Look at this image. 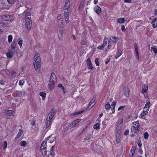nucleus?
Segmentation results:
<instances>
[{"instance_id":"obj_40","label":"nucleus","mask_w":157,"mask_h":157,"mask_svg":"<svg viewBox=\"0 0 157 157\" xmlns=\"http://www.w3.org/2000/svg\"><path fill=\"white\" fill-rule=\"evenodd\" d=\"M91 137V134H89L87 135L85 138V140H88L90 139Z\"/></svg>"},{"instance_id":"obj_6","label":"nucleus","mask_w":157,"mask_h":157,"mask_svg":"<svg viewBox=\"0 0 157 157\" xmlns=\"http://www.w3.org/2000/svg\"><path fill=\"white\" fill-rule=\"evenodd\" d=\"M131 131L132 133H136L139 132L138 128L140 126L139 123L138 121H135L132 123Z\"/></svg>"},{"instance_id":"obj_64","label":"nucleus","mask_w":157,"mask_h":157,"mask_svg":"<svg viewBox=\"0 0 157 157\" xmlns=\"http://www.w3.org/2000/svg\"><path fill=\"white\" fill-rule=\"evenodd\" d=\"M103 115V114H102V113L100 114L99 116V118L100 119Z\"/></svg>"},{"instance_id":"obj_47","label":"nucleus","mask_w":157,"mask_h":157,"mask_svg":"<svg viewBox=\"0 0 157 157\" xmlns=\"http://www.w3.org/2000/svg\"><path fill=\"white\" fill-rule=\"evenodd\" d=\"M95 63L96 65L97 66H98L99 65V63L98 61V58H96L95 59Z\"/></svg>"},{"instance_id":"obj_56","label":"nucleus","mask_w":157,"mask_h":157,"mask_svg":"<svg viewBox=\"0 0 157 157\" xmlns=\"http://www.w3.org/2000/svg\"><path fill=\"white\" fill-rule=\"evenodd\" d=\"M58 87L59 88H61V89L63 87V85L61 84H59L58 85Z\"/></svg>"},{"instance_id":"obj_3","label":"nucleus","mask_w":157,"mask_h":157,"mask_svg":"<svg viewBox=\"0 0 157 157\" xmlns=\"http://www.w3.org/2000/svg\"><path fill=\"white\" fill-rule=\"evenodd\" d=\"M123 123V120L121 119L119 121L117 122V131L116 134V141L117 144H118L120 141L121 139L120 135V129L122 127Z\"/></svg>"},{"instance_id":"obj_25","label":"nucleus","mask_w":157,"mask_h":157,"mask_svg":"<svg viewBox=\"0 0 157 157\" xmlns=\"http://www.w3.org/2000/svg\"><path fill=\"white\" fill-rule=\"evenodd\" d=\"M18 44L20 46V48H22V45L23 43V40L21 38H18L17 40Z\"/></svg>"},{"instance_id":"obj_4","label":"nucleus","mask_w":157,"mask_h":157,"mask_svg":"<svg viewBox=\"0 0 157 157\" xmlns=\"http://www.w3.org/2000/svg\"><path fill=\"white\" fill-rule=\"evenodd\" d=\"M54 116V113L51 112L47 116L45 121L46 127V128H50L52 123V118Z\"/></svg>"},{"instance_id":"obj_46","label":"nucleus","mask_w":157,"mask_h":157,"mask_svg":"<svg viewBox=\"0 0 157 157\" xmlns=\"http://www.w3.org/2000/svg\"><path fill=\"white\" fill-rule=\"evenodd\" d=\"M113 43L111 42V40H109L108 44V47L109 49L112 46Z\"/></svg>"},{"instance_id":"obj_38","label":"nucleus","mask_w":157,"mask_h":157,"mask_svg":"<svg viewBox=\"0 0 157 157\" xmlns=\"http://www.w3.org/2000/svg\"><path fill=\"white\" fill-rule=\"evenodd\" d=\"M81 121V119H78L72 122L75 125L76 124L79 123Z\"/></svg>"},{"instance_id":"obj_51","label":"nucleus","mask_w":157,"mask_h":157,"mask_svg":"<svg viewBox=\"0 0 157 157\" xmlns=\"http://www.w3.org/2000/svg\"><path fill=\"white\" fill-rule=\"evenodd\" d=\"M129 132V130L127 129L124 132V135L125 136L127 135L128 134Z\"/></svg>"},{"instance_id":"obj_41","label":"nucleus","mask_w":157,"mask_h":157,"mask_svg":"<svg viewBox=\"0 0 157 157\" xmlns=\"http://www.w3.org/2000/svg\"><path fill=\"white\" fill-rule=\"evenodd\" d=\"M25 81L23 80H20L18 84L19 86H22L24 83Z\"/></svg>"},{"instance_id":"obj_59","label":"nucleus","mask_w":157,"mask_h":157,"mask_svg":"<svg viewBox=\"0 0 157 157\" xmlns=\"http://www.w3.org/2000/svg\"><path fill=\"white\" fill-rule=\"evenodd\" d=\"M125 29V27L124 25H122L121 26V30L122 31H124Z\"/></svg>"},{"instance_id":"obj_31","label":"nucleus","mask_w":157,"mask_h":157,"mask_svg":"<svg viewBox=\"0 0 157 157\" xmlns=\"http://www.w3.org/2000/svg\"><path fill=\"white\" fill-rule=\"evenodd\" d=\"M46 95V94L44 92H40L39 94V95L42 97V99L43 100H45Z\"/></svg>"},{"instance_id":"obj_19","label":"nucleus","mask_w":157,"mask_h":157,"mask_svg":"<svg viewBox=\"0 0 157 157\" xmlns=\"http://www.w3.org/2000/svg\"><path fill=\"white\" fill-rule=\"evenodd\" d=\"M69 12V11H64L65 19L67 23L68 22Z\"/></svg>"},{"instance_id":"obj_24","label":"nucleus","mask_w":157,"mask_h":157,"mask_svg":"<svg viewBox=\"0 0 157 157\" xmlns=\"http://www.w3.org/2000/svg\"><path fill=\"white\" fill-rule=\"evenodd\" d=\"M151 105V103L150 102H147L145 105L144 108V109L147 110L148 111Z\"/></svg>"},{"instance_id":"obj_36","label":"nucleus","mask_w":157,"mask_h":157,"mask_svg":"<svg viewBox=\"0 0 157 157\" xmlns=\"http://www.w3.org/2000/svg\"><path fill=\"white\" fill-rule=\"evenodd\" d=\"M7 113L9 116H11L13 115L14 112L12 110H9L7 111Z\"/></svg>"},{"instance_id":"obj_63","label":"nucleus","mask_w":157,"mask_h":157,"mask_svg":"<svg viewBox=\"0 0 157 157\" xmlns=\"http://www.w3.org/2000/svg\"><path fill=\"white\" fill-rule=\"evenodd\" d=\"M35 123V121H33L31 122V124L32 125H34Z\"/></svg>"},{"instance_id":"obj_15","label":"nucleus","mask_w":157,"mask_h":157,"mask_svg":"<svg viewBox=\"0 0 157 157\" xmlns=\"http://www.w3.org/2000/svg\"><path fill=\"white\" fill-rule=\"evenodd\" d=\"M70 0H66L64 9V11H69Z\"/></svg>"},{"instance_id":"obj_2","label":"nucleus","mask_w":157,"mask_h":157,"mask_svg":"<svg viewBox=\"0 0 157 157\" xmlns=\"http://www.w3.org/2000/svg\"><path fill=\"white\" fill-rule=\"evenodd\" d=\"M40 58L39 54H36L34 57L33 65L35 70L39 71L40 68Z\"/></svg>"},{"instance_id":"obj_49","label":"nucleus","mask_w":157,"mask_h":157,"mask_svg":"<svg viewBox=\"0 0 157 157\" xmlns=\"http://www.w3.org/2000/svg\"><path fill=\"white\" fill-rule=\"evenodd\" d=\"M82 45L83 46L84 45H86L87 44V42L86 40H82L81 42Z\"/></svg>"},{"instance_id":"obj_10","label":"nucleus","mask_w":157,"mask_h":157,"mask_svg":"<svg viewBox=\"0 0 157 157\" xmlns=\"http://www.w3.org/2000/svg\"><path fill=\"white\" fill-rule=\"evenodd\" d=\"M54 146H52L50 149V151L48 153L46 154V157H53L55 155L54 152Z\"/></svg>"},{"instance_id":"obj_5","label":"nucleus","mask_w":157,"mask_h":157,"mask_svg":"<svg viewBox=\"0 0 157 157\" xmlns=\"http://www.w3.org/2000/svg\"><path fill=\"white\" fill-rule=\"evenodd\" d=\"M47 144L46 141H44L41 143L40 147V150L44 157H46V154L48 152L47 151Z\"/></svg>"},{"instance_id":"obj_42","label":"nucleus","mask_w":157,"mask_h":157,"mask_svg":"<svg viewBox=\"0 0 157 157\" xmlns=\"http://www.w3.org/2000/svg\"><path fill=\"white\" fill-rule=\"evenodd\" d=\"M84 6V4L83 2H81L80 3L79 5V9H80L82 8Z\"/></svg>"},{"instance_id":"obj_17","label":"nucleus","mask_w":157,"mask_h":157,"mask_svg":"<svg viewBox=\"0 0 157 157\" xmlns=\"http://www.w3.org/2000/svg\"><path fill=\"white\" fill-rule=\"evenodd\" d=\"M98 120L99 121V122L95 124L93 127V128L94 129H96L97 131H99L100 129V121L101 120L98 119Z\"/></svg>"},{"instance_id":"obj_27","label":"nucleus","mask_w":157,"mask_h":157,"mask_svg":"<svg viewBox=\"0 0 157 157\" xmlns=\"http://www.w3.org/2000/svg\"><path fill=\"white\" fill-rule=\"evenodd\" d=\"M6 56L9 58H11L13 56V53L10 49L8 50L6 54Z\"/></svg>"},{"instance_id":"obj_34","label":"nucleus","mask_w":157,"mask_h":157,"mask_svg":"<svg viewBox=\"0 0 157 157\" xmlns=\"http://www.w3.org/2000/svg\"><path fill=\"white\" fill-rule=\"evenodd\" d=\"M151 51L152 52H153L157 54V47L154 46L151 47Z\"/></svg>"},{"instance_id":"obj_8","label":"nucleus","mask_w":157,"mask_h":157,"mask_svg":"<svg viewBox=\"0 0 157 157\" xmlns=\"http://www.w3.org/2000/svg\"><path fill=\"white\" fill-rule=\"evenodd\" d=\"M58 24L59 27H63V26L64 22L63 16L60 14H59L57 16Z\"/></svg>"},{"instance_id":"obj_48","label":"nucleus","mask_w":157,"mask_h":157,"mask_svg":"<svg viewBox=\"0 0 157 157\" xmlns=\"http://www.w3.org/2000/svg\"><path fill=\"white\" fill-rule=\"evenodd\" d=\"M82 112H83L82 111H80L78 112H75V113H74L73 114H72V115L74 116V115H76L79 114L81 113Z\"/></svg>"},{"instance_id":"obj_23","label":"nucleus","mask_w":157,"mask_h":157,"mask_svg":"<svg viewBox=\"0 0 157 157\" xmlns=\"http://www.w3.org/2000/svg\"><path fill=\"white\" fill-rule=\"evenodd\" d=\"M23 133V130L21 129H20L19 130L16 136H15V139L17 140L21 136Z\"/></svg>"},{"instance_id":"obj_62","label":"nucleus","mask_w":157,"mask_h":157,"mask_svg":"<svg viewBox=\"0 0 157 157\" xmlns=\"http://www.w3.org/2000/svg\"><path fill=\"white\" fill-rule=\"evenodd\" d=\"M72 38L74 40H76V37L75 35H73Z\"/></svg>"},{"instance_id":"obj_13","label":"nucleus","mask_w":157,"mask_h":157,"mask_svg":"<svg viewBox=\"0 0 157 157\" xmlns=\"http://www.w3.org/2000/svg\"><path fill=\"white\" fill-rule=\"evenodd\" d=\"M107 38L105 36L103 42L102 44L101 45L97 47V48L101 50H103L105 46L107 44Z\"/></svg>"},{"instance_id":"obj_33","label":"nucleus","mask_w":157,"mask_h":157,"mask_svg":"<svg viewBox=\"0 0 157 157\" xmlns=\"http://www.w3.org/2000/svg\"><path fill=\"white\" fill-rule=\"evenodd\" d=\"M16 44L15 41H13L11 44V49L12 50H14L16 48Z\"/></svg>"},{"instance_id":"obj_9","label":"nucleus","mask_w":157,"mask_h":157,"mask_svg":"<svg viewBox=\"0 0 157 157\" xmlns=\"http://www.w3.org/2000/svg\"><path fill=\"white\" fill-rule=\"evenodd\" d=\"M116 103L115 101L112 102L111 105H110L109 103H107L105 105V108L106 110H109L111 108V109L113 110L114 109Z\"/></svg>"},{"instance_id":"obj_55","label":"nucleus","mask_w":157,"mask_h":157,"mask_svg":"<svg viewBox=\"0 0 157 157\" xmlns=\"http://www.w3.org/2000/svg\"><path fill=\"white\" fill-rule=\"evenodd\" d=\"M63 97H64L66 96V89H65L64 90H63Z\"/></svg>"},{"instance_id":"obj_32","label":"nucleus","mask_w":157,"mask_h":157,"mask_svg":"<svg viewBox=\"0 0 157 157\" xmlns=\"http://www.w3.org/2000/svg\"><path fill=\"white\" fill-rule=\"evenodd\" d=\"M135 52L136 54V56L137 57V59L139 60V52L138 51V47L136 45L135 46Z\"/></svg>"},{"instance_id":"obj_1","label":"nucleus","mask_w":157,"mask_h":157,"mask_svg":"<svg viewBox=\"0 0 157 157\" xmlns=\"http://www.w3.org/2000/svg\"><path fill=\"white\" fill-rule=\"evenodd\" d=\"M23 14H25V26L27 30H29L32 25V22L30 17L31 14L29 12L24 11Z\"/></svg>"},{"instance_id":"obj_50","label":"nucleus","mask_w":157,"mask_h":157,"mask_svg":"<svg viewBox=\"0 0 157 157\" xmlns=\"http://www.w3.org/2000/svg\"><path fill=\"white\" fill-rule=\"evenodd\" d=\"M125 107V106H121L119 107L118 109V110L120 111L121 110L123 109H124Z\"/></svg>"},{"instance_id":"obj_11","label":"nucleus","mask_w":157,"mask_h":157,"mask_svg":"<svg viewBox=\"0 0 157 157\" xmlns=\"http://www.w3.org/2000/svg\"><path fill=\"white\" fill-rule=\"evenodd\" d=\"M49 82H54L56 83V77L55 74L52 72V73L50 76V79Z\"/></svg>"},{"instance_id":"obj_52","label":"nucleus","mask_w":157,"mask_h":157,"mask_svg":"<svg viewBox=\"0 0 157 157\" xmlns=\"http://www.w3.org/2000/svg\"><path fill=\"white\" fill-rule=\"evenodd\" d=\"M8 3L10 4H13L14 3L13 0H7Z\"/></svg>"},{"instance_id":"obj_16","label":"nucleus","mask_w":157,"mask_h":157,"mask_svg":"<svg viewBox=\"0 0 157 157\" xmlns=\"http://www.w3.org/2000/svg\"><path fill=\"white\" fill-rule=\"evenodd\" d=\"M56 83L54 82H50L48 85V89L51 91L53 90L55 87V84Z\"/></svg>"},{"instance_id":"obj_30","label":"nucleus","mask_w":157,"mask_h":157,"mask_svg":"<svg viewBox=\"0 0 157 157\" xmlns=\"http://www.w3.org/2000/svg\"><path fill=\"white\" fill-rule=\"evenodd\" d=\"M125 19L122 17L119 18L117 20V22L120 24H122L124 22Z\"/></svg>"},{"instance_id":"obj_53","label":"nucleus","mask_w":157,"mask_h":157,"mask_svg":"<svg viewBox=\"0 0 157 157\" xmlns=\"http://www.w3.org/2000/svg\"><path fill=\"white\" fill-rule=\"evenodd\" d=\"M122 54L121 52L118 53L117 55L115 56V58L116 59L118 58Z\"/></svg>"},{"instance_id":"obj_26","label":"nucleus","mask_w":157,"mask_h":157,"mask_svg":"<svg viewBox=\"0 0 157 157\" xmlns=\"http://www.w3.org/2000/svg\"><path fill=\"white\" fill-rule=\"evenodd\" d=\"M48 140H49L50 139V140L49 141V142L50 143H52L56 140V137H52L51 136H50L48 137Z\"/></svg>"},{"instance_id":"obj_22","label":"nucleus","mask_w":157,"mask_h":157,"mask_svg":"<svg viewBox=\"0 0 157 157\" xmlns=\"http://www.w3.org/2000/svg\"><path fill=\"white\" fill-rule=\"evenodd\" d=\"M94 11L98 14H99L101 11V8L98 5L96 6L94 8Z\"/></svg>"},{"instance_id":"obj_14","label":"nucleus","mask_w":157,"mask_h":157,"mask_svg":"<svg viewBox=\"0 0 157 157\" xmlns=\"http://www.w3.org/2000/svg\"><path fill=\"white\" fill-rule=\"evenodd\" d=\"M86 61L88 68L91 70L93 69L94 68L90 59V58H88L87 59Z\"/></svg>"},{"instance_id":"obj_57","label":"nucleus","mask_w":157,"mask_h":157,"mask_svg":"<svg viewBox=\"0 0 157 157\" xmlns=\"http://www.w3.org/2000/svg\"><path fill=\"white\" fill-rule=\"evenodd\" d=\"M124 2L126 3H130L131 2V0H124Z\"/></svg>"},{"instance_id":"obj_54","label":"nucleus","mask_w":157,"mask_h":157,"mask_svg":"<svg viewBox=\"0 0 157 157\" xmlns=\"http://www.w3.org/2000/svg\"><path fill=\"white\" fill-rule=\"evenodd\" d=\"M110 59L109 58H107L106 59L105 63L106 64H107L109 62Z\"/></svg>"},{"instance_id":"obj_45","label":"nucleus","mask_w":157,"mask_h":157,"mask_svg":"<svg viewBox=\"0 0 157 157\" xmlns=\"http://www.w3.org/2000/svg\"><path fill=\"white\" fill-rule=\"evenodd\" d=\"M149 136L148 134L146 132H145L144 134V138L145 139H147L148 138Z\"/></svg>"},{"instance_id":"obj_58","label":"nucleus","mask_w":157,"mask_h":157,"mask_svg":"<svg viewBox=\"0 0 157 157\" xmlns=\"http://www.w3.org/2000/svg\"><path fill=\"white\" fill-rule=\"evenodd\" d=\"M98 2V0H94V3L96 5Z\"/></svg>"},{"instance_id":"obj_29","label":"nucleus","mask_w":157,"mask_h":157,"mask_svg":"<svg viewBox=\"0 0 157 157\" xmlns=\"http://www.w3.org/2000/svg\"><path fill=\"white\" fill-rule=\"evenodd\" d=\"M135 149L136 148L135 147H132L131 149L130 154V156H131V157H133V155L135 153Z\"/></svg>"},{"instance_id":"obj_18","label":"nucleus","mask_w":157,"mask_h":157,"mask_svg":"<svg viewBox=\"0 0 157 157\" xmlns=\"http://www.w3.org/2000/svg\"><path fill=\"white\" fill-rule=\"evenodd\" d=\"M148 113V111L144 109V110L141 113L139 117L142 119H145V118L143 117L147 114Z\"/></svg>"},{"instance_id":"obj_7","label":"nucleus","mask_w":157,"mask_h":157,"mask_svg":"<svg viewBox=\"0 0 157 157\" xmlns=\"http://www.w3.org/2000/svg\"><path fill=\"white\" fill-rule=\"evenodd\" d=\"M1 18L5 21H12L14 19V18L12 15L8 14H4L2 15Z\"/></svg>"},{"instance_id":"obj_39","label":"nucleus","mask_w":157,"mask_h":157,"mask_svg":"<svg viewBox=\"0 0 157 157\" xmlns=\"http://www.w3.org/2000/svg\"><path fill=\"white\" fill-rule=\"evenodd\" d=\"M7 146V143L6 141H4L3 142V147L4 149H6Z\"/></svg>"},{"instance_id":"obj_61","label":"nucleus","mask_w":157,"mask_h":157,"mask_svg":"<svg viewBox=\"0 0 157 157\" xmlns=\"http://www.w3.org/2000/svg\"><path fill=\"white\" fill-rule=\"evenodd\" d=\"M138 145L139 147H140L142 146V143L141 142H138Z\"/></svg>"},{"instance_id":"obj_21","label":"nucleus","mask_w":157,"mask_h":157,"mask_svg":"<svg viewBox=\"0 0 157 157\" xmlns=\"http://www.w3.org/2000/svg\"><path fill=\"white\" fill-rule=\"evenodd\" d=\"M152 26L153 28H156L157 27V18H155L151 22Z\"/></svg>"},{"instance_id":"obj_44","label":"nucleus","mask_w":157,"mask_h":157,"mask_svg":"<svg viewBox=\"0 0 157 157\" xmlns=\"http://www.w3.org/2000/svg\"><path fill=\"white\" fill-rule=\"evenodd\" d=\"M75 125L73 122L70 124L68 126V128H71L74 127Z\"/></svg>"},{"instance_id":"obj_28","label":"nucleus","mask_w":157,"mask_h":157,"mask_svg":"<svg viewBox=\"0 0 157 157\" xmlns=\"http://www.w3.org/2000/svg\"><path fill=\"white\" fill-rule=\"evenodd\" d=\"M109 40H111L113 43H116L118 40V38L115 36H112L111 38H110Z\"/></svg>"},{"instance_id":"obj_43","label":"nucleus","mask_w":157,"mask_h":157,"mask_svg":"<svg viewBox=\"0 0 157 157\" xmlns=\"http://www.w3.org/2000/svg\"><path fill=\"white\" fill-rule=\"evenodd\" d=\"M61 29L59 30V33L61 34V35L62 36L63 35V32L64 31V29L63 28V27H61Z\"/></svg>"},{"instance_id":"obj_12","label":"nucleus","mask_w":157,"mask_h":157,"mask_svg":"<svg viewBox=\"0 0 157 157\" xmlns=\"http://www.w3.org/2000/svg\"><path fill=\"white\" fill-rule=\"evenodd\" d=\"M96 104V99L95 98H93L90 101L89 105L87 107V109L89 110L91 109Z\"/></svg>"},{"instance_id":"obj_20","label":"nucleus","mask_w":157,"mask_h":157,"mask_svg":"<svg viewBox=\"0 0 157 157\" xmlns=\"http://www.w3.org/2000/svg\"><path fill=\"white\" fill-rule=\"evenodd\" d=\"M148 89V86L147 84L144 85L142 87V93L144 94L147 91Z\"/></svg>"},{"instance_id":"obj_35","label":"nucleus","mask_w":157,"mask_h":157,"mask_svg":"<svg viewBox=\"0 0 157 157\" xmlns=\"http://www.w3.org/2000/svg\"><path fill=\"white\" fill-rule=\"evenodd\" d=\"M27 144V143L26 142L25 140H22L21 141V142L20 143V145L22 147H25V146H26Z\"/></svg>"},{"instance_id":"obj_60","label":"nucleus","mask_w":157,"mask_h":157,"mask_svg":"<svg viewBox=\"0 0 157 157\" xmlns=\"http://www.w3.org/2000/svg\"><path fill=\"white\" fill-rule=\"evenodd\" d=\"M125 95L127 97H128L129 96V95L128 92H125Z\"/></svg>"},{"instance_id":"obj_37","label":"nucleus","mask_w":157,"mask_h":157,"mask_svg":"<svg viewBox=\"0 0 157 157\" xmlns=\"http://www.w3.org/2000/svg\"><path fill=\"white\" fill-rule=\"evenodd\" d=\"M13 37V36L12 35H10L8 36V39L9 43H10L12 41Z\"/></svg>"}]
</instances>
